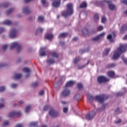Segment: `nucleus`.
Masks as SVG:
<instances>
[{
  "label": "nucleus",
  "instance_id": "nucleus-45",
  "mask_svg": "<svg viewBox=\"0 0 127 127\" xmlns=\"http://www.w3.org/2000/svg\"><path fill=\"white\" fill-rule=\"evenodd\" d=\"M5 90V87L2 86L0 87V92H3Z\"/></svg>",
  "mask_w": 127,
  "mask_h": 127
},
{
  "label": "nucleus",
  "instance_id": "nucleus-56",
  "mask_svg": "<svg viewBox=\"0 0 127 127\" xmlns=\"http://www.w3.org/2000/svg\"><path fill=\"white\" fill-rule=\"evenodd\" d=\"M3 50H6L7 48V45H3L2 46Z\"/></svg>",
  "mask_w": 127,
  "mask_h": 127
},
{
  "label": "nucleus",
  "instance_id": "nucleus-12",
  "mask_svg": "<svg viewBox=\"0 0 127 127\" xmlns=\"http://www.w3.org/2000/svg\"><path fill=\"white\" fill-rule=\"evenodd\" d=\"M22 11L25 14H29V13H30V10H29V7H28V6L24 7Z\"/></svg>",
  "mask_w": 127,
  "mask_h": 127
},
{
  "label": "nucleus",
  "instance_id": "nucleus-13",
  "mask_svg": "<svg viewBox=\"0 0 127 127\" xmlns=\"http://www.w3.org/2000/svg\"><path fill=\"white\" fill-rule=\"evenodd\" d=\"M40 55L42 57H44L46 56V52H45V48H42L40 50Z\"/></svg>",
  "mask_w": 127,
  "mask_h": 127
},
{
  "label": "nucleus",
  "instance_id": "nucleus-5",
  "mask_svg": "<svg viewBox=\"0 0 127 127\" xmlns=\"http://www.w3.org/2000/svg\"><path fill=\"white\" fill-rule=\"evenodd\" d=\"M49 114L52 117V118H56L59 116V113L57 111H55L54 109L51 108L50 112H49Z\"/></svg>",
  "mask_w": 127,
  "mask_h": 127
},
{
  "label": "nucleus",
  "instance_id": "nucleus-2",
  "mask_svg": "<svg viewBox=\"0 0 127 127\" xmlns=\"http://www.w3.org/2000/svg\"><path fill=\"white\" fill-rule=\"evenodd\" d=\"M73 12V4H67L66 11H64L62 12L63 16L64 17H67L68 15H72Z\"/></svg>",
  "mask_w": 127,
  "mask_h": 127
},
{
  "label": "nucleus",
  "instance_id": "nucleus-18",
  "mask_svg": "<svg viewBox=\"0 0 127 127\" xmlns=\"http://www.w3.org/2000/svg\"><path fill=\"white\" fill-rule=\"evenodd\" d=\"M107 74L109 77H110L111 78H114L115 77V72L113 71H108Z\"/></svg>",
  "mask_w": 127,
  "mask_h": 127
},
{
  "label": "nucleus",
  "instance_id": "nucleus-44",
  "mask_svg": "<svg viewBox=\"0 0 127 127\" xmlns=\"http://www.w3.org/2000/svg\"><path fill=\"white\" fill-rule=\"evenodd\" d=\"M22 77V74L21 73H18L16 74V79H20Z\"/></svg>",
  "mask_w": 127,
  "mask_h": 127
},
{
  "label": "nucleus",
  "instance_id": "nucleus-35",
  "mask_svg": "<svg viewBox=\"0 0 127 127\" xmlns=\"http://www.w3.org/2000/svg\"><path fill=\"white\" fill-rule=\"evenodd\" d=\"M9 4L8 3H4V4H0V7H8Z\"/></svg>",
  "mask_w": 127,
  "mask_h": 127
},
{
  "label": "nucleus",
  "instance_id": "nucleus-59",
  "mask_svg": "<svg viewBox=\"0 0 127 127\" xmlns=\"http://www.w3.org/2000/svg\"><path fill=\"white\" fill-rule=\"evenodd\" d=\"M64 113H67L68 112V108L65 107L63 109Z\"/></svg>",
  "mask_w": 127,
  "mask_h": 127
},
{
  "label": "nucleus",
  "instance_id": "nucleus-41",
  "mask_svg": "<svg viewBox=\"0 0 127 127\" xmlns=\"http://www.w3.org/2000/svg\"><path fill=\"white\" fill-rule=\"evenodd\" d=\"M106 21H107V19L106 18V17L102 16L101 19V22H102V23H105V22H106Z\"/></svg>",
  "mask_w": 127,
  "mask_h": 127
},
{
  "label": "nucleus",
  "instance_id": "nucleus-22",
  "mask_svg": "<svg viewBox=\"0 0 127 127\" xmlns=\"http://www.w3.org/2000/svg\"><path fill=\"white\" fill-rule=\"evenodd\" d=\"M21 45L18 44V43H16V51L17 52H20L21 51Z\"/></svg>",
  "mask_w": 127,
  "mask_h": 127
},
{
  "label": "nucleus",
  "instance_id": "nucleus-63",
  "mask_svg": "<svg viewBox=\"0 0 127 127\" xmlns=\"http://www.w3.org/2000/svg\"><path fill=\"white\" fill-rule=\"evenodd\" d=\"M72 40H73V41H77V40H78V38H77V37H74V38L72 39Z\"/></svg>",
  "mask_w": 127,
  "mask_h": 127
},
{
  "label": "nucleus",
  "instance_id": "nucleus-21",
  "mask_svg": "<svg viewBox=\"0 0 127 127\" xmlns=\"http://www.w3.org/2000/svg\"><path fill=\"white\" fill-rule=\"evenodd\" d=\"M107 106H108V104H103L102 106V108L97 109V111L101 112V111H103V110H105V108H106V107H107Z\"/></svg>",
  "mask_w": 127,
  "mask_h": 127
},
{
  "label": "nucleus",
  "instance_id": "nucleus-47",
  "mask_svg": "<svg viewBox=\"0 0 127 127\" xmlns=\"http://www.w3.org/2000/svg\"><path fill=\"white\" fill-rule=\"evenodd\" d=\"M94 18L95 20H98V19H99V15L98 14H95L94 16Z\"/></svg>",
  "mask_w": 127,
  "mask_h": 127
},
{
  "label": "nucleus",
  "instance_id": "nucleus-29",
  "mask_svg": "<svg viewBox=\"0 0 127 127\" xmlns=\"http://www.w3.org/2000/svg\"><path fill=\"white\" fill-rule=\"evenodd\" d=\"M16 47V42H14L11 44L10 46V49H13Z\"/></svg>",
  "mask_w": 127,
  "mask_h": 127
},
{
  "label": "nucleus",
  "instance_id": "nucleus-40",
  "mask_svg": "<svg viewBox=\"0 0 127 127\" xmlns=\"http://www.w3.org/2000/svg\"><path fill=\"white\" fill-rule=\"evenodd\" d=\"M24 103V102L22 100L18 101V106H19V107H22V105H23Z\"/></svg>",
  "mask_w": 127,
  "mask_h": 127
},
{
  "label": "nucleus",
  "instance_id": "nucleus-58",
  "mask_svg": "<svg viewBox=\"0 0 127 127\" xmlns=\"http://www.w3.org/2000/svg\"><path fill=\"white\" fill-rule=\"evenodd\" d=\"M122 3H124L125 4H126L127 5V0H121Z\"/></svg>",
  "mask_w": 127,
  "mask_h": 127
},
{
  "label": "nucleus",
  "instance_id": "nucleus-60",
  "mask_svg": "<svg viewBox=\"0 0 127 127\" xmlns=\"http://www.w3.org/2000/svg\"><path fill=\"white\" fill-rule=\"evenodd\" d=\"M5 66H6V64H0V68H1V67H5Z\"/></svg>",
  "mask_w": 127,
  "mask_h": 127
},
{
  "label": "nucleus",
  "instance_id": "nucleus-49",
  "mask_svg": "<svg viewBox=\"0 0 127 127\" xmlns=\"http://www.w3.org/2000/svg\"><path fill=\"white\" fill-rule=\"evenodd\" d=\"M49 109H50V106L47 105L44 107V111H47Z\"/></svg>",
  "mask_w": 127,
  "mask_h": 127
},
{
  "label": "nucleus",
  "instance_id": "nucleus-26",
  "mask_svg": "<svg viewBox=\"0 0 127 127\" xmlns=\"http://www.w3.org/2000/svg\"><path fill=\"white\" fill-rule=\"evenodd\" d=\"M15 115H16V112L15 111H13V112H10L9 114L8 117L9 118H12V117H14V116H15Z\"/></svg>",
  "mask_w": 127,
  "mask_h": 127
},
{
  "label": "nucleus",
  "instance_id": "nucleus-37",
  "mask_svg": "<svg viewBox=\"0 0 127 127\" xmlns=\"http://www.w3.org/2000/svg\"><path fill=\"white\" fill-rule=\"evenodd\" d=\"M14 9V8H9V9H8L6 11V13L7 14H9V13H11V12H12V11H13V10Z\"/></svg>",
  "mask_w": 127,
  "mask_h": 127
},
{
  "label": "nucleus",
  "instance_id": "nucleus-43",
  "mask_svg": "<svg viewBox=\"0 0 127 127\" xmlns=\"http://www.w3.org/2000/svg\"><path fill=\"white\" fill-rule=\"evenodd\" d=\"M115 113L116 114H117V115L119 114H121V113H122V112H121L120 111V108H117L116 110H115Z\"/></svg>",
  "mask_w": 127,
  "mask_h": 127
},
{
  "label": "nucleus",
  "instance_id": "nucleus-17",
  "mask_svg": "<svg viewBox=\"0 0 127 127\" xmlns=\"http://www.w3.org/2000/svg\"><path fill=\"white\" fill-rule=\"evenodd\" d=\"M12 23V22H11V21L8 20H5L2 22V24H5L6 25H11Z\"/></svg>",
  "mask_w": 127,
  "mask_h": 127
},
{
  "label": "nucleus",
  "instance_id": "nucleus-31",
  "mask_svg": "<svg viewBox=\"0 0 127 127\" xmlns=\"http://www.w3.org/2000/svg\"><path fill=\"white\" fill-rule=\"evenodd\" d=\"M126 28L127 30V25H123L120 29V32H121L122 33H123V32H124V31H125V29Z\"/></svg>",
  "mask_w": 127,
  "mask_h": 127
},
{
  "label": "nucleus",
  "instance_id": "nucleus-57",
  "mask_svg": "<svg viewBox=\"0 0 127 127\" xmlns=\"http://www.w3.org/2000/svg\"><path fill=\"white\" fill-rule=\"evenodd\" d=\"M115 124H121L122 123V120L119 119L118 121H115Z\"/></svg>",
  "mask_w": 127,
  "mask_h": 127
},
{
  "label": "nucleus",
  "instance_id": "nucleus-42",
  "mask_svg": "<svg viewBox=\"0 0 127 127\" xmlns=\"http://www.w3.org/2000/svg\"><path fill=\"white\" fill-rule=\"evenodd\" d=\"M9 124L8 121H6L2 124V127H5V126H8V125Z\"/></svg>",
  "mask_w": 127,
  "mask_h": 127
},
{
  "label": "nucleus",
  "instance_id": "nucleus-52",
  "mask_svg": "<svg viewBox=\"0 0 127 127\" xmlns=\"http://www.w3.org/2000/svg\"><path fill=\"white\" fill-rule=\"evenodd\" d=\"M39 95L40 96H43V95H44V90H41L39 93Z\"/></svg>",
  "mask_w": 127,
  "mask_h": 127
},
{
  "label": "nucleus",
  "instance_id": "nucleus-50",
  "mask_svg": "<svg viewBox=\"0 0 127 127\" xmlns=\"http://www.w3.org/2000/svg\"><path fill=\"white\" fill-rule=\"evenodd\" d=\"M4 31H5V29H4V28L3 27L0 28V34L1 33H2L3 32H4Z\"/></svg>",
  "mask_w": 127,
  "mask_h": 127
},
{
  "label": "nucleus",
  "instance_id": "nucleus-1",
  "mask_svg": "<svg viewBox=\"0 0 127 127\" xmlns=\"http://www.w3.org/2000/svg\"><path fill=\"white\" fill-rule=\"evenodd\" d=\"M127 44L124 45H120V47L117 49V51L115 52L113 55V59H118L121 54L127 52Z\"/></svg>",
  "mask_w": 127,
  "mask_h": 127
},
{
  "label": "nucleus",
  "instance_id": "nucleus-6",
  "mask_svg": "<svg viewBox=\"0 0 127 127\" xmlns=\"http://www.w3.org/2000/svg\"><path fill=\"white\" fill-rule=\"evenodd\" d=\"M94 116H96V112L93 111L91 113L87 114L85 118L87 121H91L94 118Z\"/></svg>",
  "mask_w": 127,
  "mask_h": 127
},
{
  "label": "nucleus",
  "instance_id": "nucleus-38",
  "mask_svg": "<svg viewBox=\"0 0 127 127\" xmlns=\"http://www.w3.org/2000/svg\"><path fill=\"white\" fill-rule=\"evenodd\" d=\"M80 60H81V59H80V58H76L73 61V63H74V64H76V63H78V62H79Z\"/></svg>",
  "mask_w": 127,
  "mask_h": 127
},
{
  "label": "nucleus",
  "instance_id": "nucleus-34",
  "mask_svg": "<svg viewBox=\"0 0 127 127\" xmlns=\"http://www.w3.org/2000/svg\"><path fill=\"white\" fill-rule=\"evenodd\" d=\"M82 32L84 35H88L89 34V31L87 29L82 30Z\"/></svg>",
  "mask_w": 127,
  "mask_h": 127
},
{
  "label": "nucleus",
  "instance_id": "nucleus-61",
  "mask_svg": "<svg viewBox=\"0 0 127 127\" xmlns=\"http://www.w3.org/2000/svg\"><path fill=\"white\" fill-rule=\"evenodd\" d=\"M11 88H16V84H12L11 85Z\"/></svg>",
  "mask_w": 127,
  "mask_h": 127
},
{
  "label": "nucleus",
  "instance_id": "nucleus-30",
  "mask_svg": "<svg viewBox=\"0 0 127 127\" xmlns=\"http://www.w3.org/2000/svg\"><path fill=\"white\" fill-rule=\"evenodd\" d=\"M38 20L39 22H43L44 21V17L43 16H39L38 18Z\"/></svg>",
  "mask_w": 127,
  "mask_h": 127
},
{
  "label": "nucleus",
  "instance_id": "nucleus-9",
  "mask_svg": "<svg viewBox=\"0 0 127 127\" xmlns=\"http://www.w3.org/2000/svg\"><path fill=\"white\" fill-rule=\"evenodd\" d=\"M54 1L52 3V5L55 7H58L61 4V0H51Z\"/></svg>",
  "mask_w": 127,
  "mask_h": 127
},
{
  "label": "nucleus",
  "instance_id": "nucleus-23",
  "mask_svg": "<svg viewBox=\"0 0 127 127\" xmlns=\"http://www.w3.org/2000/svg\"><path fill=\"white\" fill-rule=\"evenodd\" d=\"M67 35H68V33H63L59 35V38H64L65 37H67Z\"/></svg>",
  "mask_w": 127,
  "mask_h": 127
},
{
  "label": "nucleus",
  "instance_id": "nucleus-25",
  "mask_svg": "<svg viewBox=\"0 0 127 127\" xmlns=\"http://www.w3.org/2000/svg\"><path fill=\"white\" fill-rule=\"evenodd\" d=\"M47 62L48 64H49V65H51L55 63V61H54V59H49L47 60Z\"/></svg>",
  "mask_w": 127,
  "mask_h": 127
},
{
  "label": "nucleus",
  "instance_id": "nucleus-51",
  "mask_svg": "<svg viewBox=\"0 0 127 127\" xmlns=\"http://www.w3.org/2000/svg\"><path fill=\"white\" fill-rule=\"evenodd\" d=\"M104 29V28L102 26H99L97 28L98 31H101V30H103Z\"/></svg>",
  "mask_w": 127,
  "mask_h": 127
},
{
  "label": "nucleus",
  "instance_id": "nucleus-54",
  "mask_svg": "<svg viewBox=\"0 0 127 127\" xmlns=\"http://www.w3.org/2000/svg\"><path fill=\"white\" fill-rule=\"evenodd\" d=\"M41 2H42L43 5H44V6H45V5L47 3L46 1L45 0H42Z\"/></svg>",
  "mask_w": 127,
  "mask_h": 127
},
{
  "label": "nucleus",
  "instance_id": "nucleus-39",
  "mask_svg": "<svg viewBox=\"0 0 127 127\" xmlns=\"http://www.w3.org/2000/svg\"><path fill=\"white\" fill-rule=\"evenodd\" d=\"M107 39L108 40H110L111 42H112L113 41V37L112 36V35H109L107 36Z\"/></svg>",
  "mask_w": 127,
  "mask_h": 127
},
{
  "label": "nucleus",
  "instance_id": "nucleus-46",
  "mask_svg": "<svg viewBox=\"0 0 127 127\" xmlns=\"http://www.w3.org/2000/svg\"><path fill=\"white\" fill-rule=\"evenodd\" d=\"M38 86V82L36 81L32 84V87H37Z\"/></svg>",
  "mask_w": 127,
  "mask_h": 127
},
{
  "label": "nucleus",
  "instance_id": "nucleus-28",
  "mask_svg": "<svg viewBox=\"0 0 127 127\" xmlns=\"http://www.w3.org/2000/svg\"><path fill=\"white\" fill-rule=\"evenodd\" d=\"M115 66H116V64H108L106 66V68H107V69H110L111 68H114V67H115Z\"/></svg>",
  "mask_w": 127,
  "mask_h": 127
},
{
  "label": "nucleus",
  "instance_id": "nucleus-8",
  "mask_svg": "<svg viewBox=\"0 0 127 127\" xmlns=\"http://www.w3.org/2000/svg\"><path fill=\"white\" fill-rule=\"evenodd\" d=\"M105 2L109 3L108 7L111 9V10H115L116 9V5L112 4V1H108L106 0H104Z\"/></svg>",
  "mask_w": 127,
  "mask_h": 127
},
{
  "label": "nucleus",
  "instance_id": "nucleus-36",
  "mask_svg": "<svg viewBox=\"0 0 127 127\" xmlns=\"http://www.w3.org/2000/svg\"><path fill=\"white\" fill-rule=\"evenodd\" d=\"M77 87L79 90H81V89H83V84L81 83H78L77 84Z\"/></svg>",
  "mask_w": 127,
  "mask_h": 127
},
{
  "label": "nucleus",
  "instance_id": "nucleus-20",
  "mask_svg": "<svg viewBox=\"0 0 127 127\" xmlns=\"http://www.w3.org/2000/svg\"><path fill=\"white\" fill-rule=\"evenodd\" d=\"M45 38L46 39H48V40H51V39H52V38H53V35L47 34L45 36Z\"/></svg>",
  "mask_w": 127,
  "mask_h": 127
},
{
  "label": "nucleus",
  "instance_id": "nucleus-27",
  "mask_svg": "<svg viewBox=\"0 0 127 127\" xmlns=\"http://www.w3.org/2000/svg\"><path fill=\"white\" fill-rule=\"evenodd\" d=\"M90 63V61H88L87 63L85 65H83L82 66L78 65L77 66V69H83V68H85L88 64Z\"/></svg>",
  "mask_w": 127,
  "mask_h": 127
},
{
  "label": "nucleus",
  "instance_id": "nucleus-4",
  "mask_svg": "<svg viewBox=\"0 0 127 127\" xmlns=\"http://www.w3.org/2000/svg\"><path fill=\"white\" fill-rule=\"evenodd\" d=\"M98 83H107V82H109L110 79L109 78H106L104 76H100L97 78Z\"/></svg>",
  "mask_w": 127,
  "mask_h": 127
},
{
  "label": "nucleus",
  "instance_id": "nucleus-14",
  "mask_svg": "<svg viewBox=\"0 0 127 127\" xmlns=\"http://www.w3.org/2000/svg\"><path fill=\"white\" fill-rule=\"evenodd\" d=\"M71 93V91L68 89H65L62 92L63 96H69Z\"/></svg>",
  "mask_w": 127,
  "mask_h": 127
},
{
  "label": "nucleus",
  "instance_id": "nucleus-7",
  "mask_svg": "<svg viewBox=\"0 0 127 127\" xmlns=\"http://www.w3.org/2000/svg\"><path fill=\"white\" fill-rule=\"evenodd\" d=\"M9 36L10 38H14L16 36V29L12 28L11 29Z\"/></svg>",
  "mask_w": 127,
  "mask_h": 127
},
{
  "label": "nucleus",
  "instance_id": "nucleus-64",
  "mask_svg": "<svg viewBox=\"0 0 127 127\" xmlns=\"http://www.w3.org/2000/svg\"><path fill=\"white\" fill-rule=\"evenodd\" d=\"M124 40H127V35H125V36L123 38Z\"/></svg>",
  "mask_w": 127,
  "mask_h": 127
},
{
  "label": "nucleus",
  "instance_id": "nucleus-32",
  "mask_svg": "<svg viewBox=\"0 0 127 127\" xmlns=\"http://www.w3.org/2000/svg\"><path fill=\"white\" fill-rule=\"evenodd\" d=\"M30 109H31V106L30 105L27 106L25 108V113H29Z\"/></svg>",
  "mask_w": 127,
  "mask_h": 127
},
{
  "label": "nucleus",
  "instance_id": "nucleus-62",
  "mask_svg": "<svg viewBox=\"0 0 127 127\" xmlns=\"http://www.w3.org/2000/svg\"><path fill=\"white\" fill-rule=\"evenodd\" d=\"M16 127H23V125L22 124H17Z\"/></svg>",
  "mask_w": 127,
  "mask_h": 127
},
{
  "label": "nucleus",
  "instance_id": "nucleus-11",
  "mask_svg": "<svg viewBox=\"0 0 127 127\" xmlns=\"http://www.w3.org/2000/svg\"><path fill=\"white\" fill-rule=\"evenodd\" d=\"M23 71H24V73H27V75H26V78H28V77L30 76V69H29L28 67H24L23 68Z\"/></svg>",
  "mask_w": 127,
  "mask_h": 127
},
{
  "label": "nucleus",
  "instance_id": "nucleus-10",
  "mask_svg": "<svg viewBox=\"0 0 127 127\" xmlns=\"http://www.w3.org/2000/svg\"><path fill=\"white\" fill-rule=\"evenodd\" d=\"M105 34H106V33H105V32H103V33L100 34V35H98L97 37L92 38V40L93 41H98V40H99V39H100V38H102V37H104V36H105Z\"/></svg>",
  "mask_w": 127,
  "mask_h": 127
},
{
  "label": "nucleus",
  "instance_id": "nucleus-16",
  "mask_svg": "<svg viewBox=\"0 0 127 127\" xmlns=\"http://www.w3.org/2000/svg\"><path fill=\"white\" fill-rule=\"evenodd\" d=\"M87 99L88 103H90V104H92V103H93V101H94V96H87Z\"/></svg>",
  "mask_w": 127,
  "mask_h": 127
},
{
  "label": "nucleus",
  "instance_id": "nucleus-48",
  "mask_svg": "<svg viewBox=\"0 0 127 127\" xmlns=\"http://www.w3.org/2000/svg\"><path fill=\"white\" fill-rule=\"evenodd\" d=\"M43 32V29L39 27L37 29V32Z\"/></svg>",
  "mask_w": 127,
  "mask_h": 127
},
{
  "label": "nucleus",
  "instance_id": "nucleus-33",
  "mask_svg": "<svg viewBox=\"0 0 127 127\" xmlns=\"http://www.w3.org/2000/svg\"><path fill=\"white\" fill-rule=\"evenodd\" d=\"M52 56H53V57H56V58H58L59 57V54L56 52H54L52 53Z\"/></svg>",
  "mask_w": 127,
  "mask_h": 127
},
{
  "label": "nucleus",
  "instance_id": "nucleus-24",
  "mask_svg": "<svg viewBox=\"0 0 127 127\" xmlns=\"http://www.w3.org/2000/svg\"><path fill=\"white\" fill-rule=\"evenodd\" d=\"M110 51H111V49H106L103 52L104 56H106L107 55H108Z\"/></svg>",
  "mask_w": 127,
  "mask_h": 127
},
{
  "label": "nucleus",
  "instance_id": "nucleus-53",
  "mask_svg": "<svg viewBox=\"0 0 127 127\" xmlns=\"http://www.w3.org/2000/svg\"><path fill=\"white\" fill-rule=\"evenodd\" d=\"M21 116V112L18 111L16 112V117H20Z\"/></svg>",
  "mask_w": 127,
  "mask_h": 127
},
{
  "label": "nucleus",
  "instance_id": "nucleus-3",
  "mask_svg": "<svg viewBox=\"0 0 127 127\" xmlns=\"http://www.w3.org/2000/svg\"><path fill=\"white\" fill-rule=\"evenodd\" d=\"M105 100H108V98H106V96H96L95 97L96 102H98L101 104L104 103Z\"/></svg>",
  "mask_w": 127,
  "mask_h": 127
},
{
  "label": "nucleus",
  "instance_id": "nucleus-15",
  "mask_svg": "<svg viewBox=\"0 0 127 127\" xmlns=\"http://www.w3.org/2000/svg\"><path fill=\"white\" fill-rule=\"evenodd\" d=\"M74 84H75L74 81H72V80H70L69 81H68L65 86V88H67L68 87H72V86H73V85H74Z\"/></svg>",
  "mask_w": 127,
  "mask_h": 127
},
{
  "label": "nucleus",
  "instance_id": "nucleus-19",
  "mask_svg": "<svg viewBox=\"0 0 127 127\" xmlns=\"http://www.w3.org/2000/svg\"><path fill=\"white\" fill-rule=\"evenodd\" d=\"M80 8H86L87 7V2H82L79 5Z\"/></svg>",
  "mask_w": 127,
  "mask_h": 127
},
{
  "label": "nucleus",
  "instance_id": "nucleus-55",
  "mask_svg": "<svg viewBox=\"0 0 127 127\" xmlns=\"http://www.w3.org/2000/svg\"><path fill=\"white\" fill-rule=\"evenodd\" d=\"M122 59L124 63L126 64V65H127V59H126L125 58H122Z\"/></svg>",
  "mask_w": 127,
  "mask_h": 127
}]
</instances>
